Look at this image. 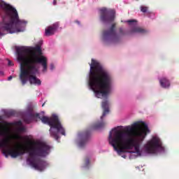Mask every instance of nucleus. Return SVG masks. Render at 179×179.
Wrapping results in <instances>:
<instances>
[{
	"label": "nucleus",
	"mask_w": 179,
	"mask_h": 179,
	"mask_svg": "<svg viewBox=\"0 0 179 179\" xmlns=\"http://www.w3.org/2000/svg\"><path fill=\"white\" fill-rule=\"evenodd\" d=\"M17 59L20 62V80L24 86L29 80L30 85L41 86V80L36 75L38 73V64L43 66V72L48 69L47 57L43 55L41 46L37 45L31 50L26 47L16 48Z\"/></svg>",
	"instance_id": "nucleus-1"
},
{
	"label": "nucleus",
	"mask_w": 179,
	"mask_h": 179,
	"mask_svg": "<svg viewBox=\"0 0 179 179\" xmlns=\"http://www.w3.org/2000/svg\"><path fill=\"white\" fill-rule=\"evenodd\" d=\"M112 131L113 133L111 131L109 133V143L118 155L134 148L137 156H142L140 150L141 143L145 141L146 135L150 132L146 123L136 122L125 130H118L115 128Z\"/></svg>",
	"instance_id": "nucleus-2"
},
{
	"label": "nucleus",
	"mask_w": 179,
	"mask_h": 179,
	"mask_svg": "<svg viewBox=\"0 0 179 179\" xmlns=\"http://www.w3.org/2000/svg\"><path fill=\"white\" fill-rule=\"evenodd\" d=\"M0 148H6V150H3V153L6 157H8L9 155L15 159L19 156H23L24 153H29L30 158H27V162L31 167L38 171H43L45 169V161L40 159H34V157H45L48 155L50 147L45 143H35L30 148H25L22 145H17L10 148L9 139L4 138L2 140L0 139Z\"/></svg>",
	"instance_id": "nucleus-3"
},
{
	"label": "nucleus",
	"mask_w": 179,
	"mask_h": 179,
	"mask_svg": "<svg viewBox=\"0 0 179 179\" xmlns=\"http://www.w3.org/2000/svg\"><path fill=\"white\" fill-rule=\"evenodd\" d=\"M89 85L98 99L107 97L111 92L113 77L97 60L92 59Z\"/></svg>",
	"instance_id": "nucleus-4"
},
{
	"label": "nucleus",
	"mask_w": 179,
	"mask_h": 179,
	"mask_svg": "<svg viewBox=\"0 0 179 179\" xmlns=\"http://www.w3.org/2000/svg\"><path fill=\"white\" fill-rule=\"evenodd\" d=\"M0 0V6H3L6 15L3 17V22L0 23V38L6 34H13L15 33H22L26 30L27 21L19 19V14L16 8L12 6L3 3Z\"/></svg>",
	"instance_id": "nucleus-5"
},
{
	"label": "nucleus",
	"mask_w": 179,
	"mask_h": 179,
	"mask_svg": "<svg viewBox=\"0 0 179 179\" xmlns=\"http://www.w3.org/2000/svg\"><path fill=\"white\" fill-rule=\"evenodd\" d=\"M28 118H24V120L27 124H30L31 122V120L34 118H39L43 124H47L50 127L49 130L51 138L55 139V141L59 140V135L58 134H61V135H64L65 136V129L62 127V124H61V121H59V118L57 115H52L51 117H48L47 116H40L39 113H34L30 112L27 115Z\"/></svg>",
	"instance_id": "nucleus-6"
},
{
	"label": "nucleus",
	"mask_w": 179,
	"mask_h": 179,
	"mask_svg": "<svg viewBox=\"0 0 179 179\" xmlns=\"http://www.w3.org/2000/svg\"><path fill=\"white\" fill-rule=\"evenodd\" d=\"M115 23H113L108 30L103 32V40L104 43H117L121 36H125V32L122 28L119 29V34L115 31Z\"/></svg>",
	"instance_id": "nucleus-7"
},
{
	"label": "nucleus",
	"mask_w": 179,
	"mask_h": 179,
	"mask_svg": "<svg viewBox=\"0 0 179 179\" xmlns=\"http://www.w3.org/2000/svg\"><path fill=\"white\" fill-rule=\"evenodd\" d=\"M144 149L146 153L155 155V153H157L159 150H164V147H163V143L160 138L153 136L150 140L147 141L146 144L144 145Z\"/></svg>",
	"instance_id": "nucleus-8"
},
{
	"label": "nucleus",
	"mask_w": 179,
	"mask_h": 179,
	"mask_svg": "<svg viewBox=\"0 0 179 179\" xmlns=\"http://www.w3.org/2000/svg\"><path fill=\"white\" fill-rule=\"evenodd\" d=\"M99 20L102 23H111L115 20V10L107 8L99 9Z\"/></svg>",
	"instance_id": "nucleus-9"
},
{
	"label": "nucleus",
	"mask_w": 179,
	"mask_h": 179,
	"mask_svg": "<svg viewBox=\"0 0 179 179\" xmlns=\"http://www.w3.org/2000/svg\"><path fill=\"white\" fill-rule=\"evenodd\" d=\"M80 137L81 138V140L78 143V146L80 148H85V146L86 145V143H87V142H89V139H90V131H85L80 133Z\"/></svg>",
	"instance_id": "nucleus-10"
},
{
	"label": "nucleus",
	"mask_w": 179,
	"mask_h": 179,
	"mask_svg": "<svg viewBox=\"0 0 179 179\" xmlns=\"http://www.w3.org/2000/svg\"><path fill=\"white\" fill-rule=\"evenodd\" d=\"M10 125L12 123L8 122H4L3 124L0 122V136H5L10 132Z\"/></svg>",
	"instance_id": "nucleus-11"
},
{
	"label": "nucleus",
	"mask_w": 179,
	"mask_h": 179,
	"mask_svg": "<svg viewBox=\"0 0 179 179\" xmlns=\"http://www.w3.org/2000/svg\"><path fill=\"white\" fill-rule=\"evenodd\" d=\"M58 27H59V24H58V22H56L52 25L48 27L45 30V36H46L47 37H50V36H54Z\"/></svg>",
	"instance_id": "nucleus-12"
},
{
	"label": "nucleus",
	"mask_w": 179,
	"mask_h": 179,
	"mask_svg": "<svg viewBox=\"0 0 179 179\" xmlns=\"http://www.w3.org/2000/svg\"><path fill=\"white\" fill-rule=\"evenodd\" d=\"M133 33H139L140 34H146V33H148V30L142 27H134L133 28H131V29L129 32V34H132Z\"/></svg>",
	"instance_id": "nucleus-13"
},
{
	"label": "nucleus",
	"mask_w": 179,
	"mask_h": 179,
	"mask_svg": "<svg viewBox=\"0 0 179 179\" xmlns=\"http://www.w3.org/2000/svg\"><path fill=\"white\" fill-rule=\"evenodd\" d=\"M102 108L103 109V112L102 115L101 116V120H103L108 113H110V110L108 109V101H105L102 102Z\"/></svg>",
	"instance_id": "nucleus-14"
},
{
	"label": "nucleus",
	"mask_w": 179,
	"mask_h": 179,
	"mask_svg": "<svg viewBox=\"0 0 179 179\" xmlns=\"http://www.w3.org/2000/svg\"><path fill=\"white\" fill-rule=\"evenodd\" d=\"M159 83L162 87H164V89L170 87V81L166 78L164 77L159 79Z\"/></svg>",
	"instance_id": "nucleus-15"
},
{
	"label": "nucleus",
	"mask_w": 179,
	"mask_h": 179,
	"mask_svg": "<svg viewBox=\"0 0 179 179\" xmlns=\"http://www.w3.org/2000/svg\"><path fill=\"white\" fill-rule=\"evenodd\" d=\"M105 126H106V123L103 122H98L93 125L92 129H99V128H103V127Z\"/></svg>",
	"instance_id": "nucleus-16"
},
{
	"label": "nucleus",
	"mask_w": 179,
	"mask_h": 179,
	"mask_svg": "<svg viewBox=\"0 0 179 179\" xmlns=\"http://www.w3.org/2000/svg\"><path fill=\"white\" fill-rule=\"evenodd\" d=\"M89 164H90V158L86 157L85 159L84 167H89Z\"/></svg>",
	"instance_id": "nucleus-17"
},
{
	"label": "nucleus",
	"mask_w": 179,
	"mask_h": 179,
	"mask_svg": "<svg viewBox=\"0 0 179 179\" xmlns=\"http://www.w3.org/2000/svg\"><path fill=\"white\" fill-rule=\"evenodd\" d=\"M13 138L16 141H22L23 139V137L22 136H20V134L14 135Z\"/></svg>",
	"instance_id": "nucleus-18"
},
{
	"label": "nucleus",
	"mask_w": 179,
	"mask_h": 179,
	"mask_svg": "<svg viewBox=\"0 0 179 179\" xmlns=\"http://www.w3.org/2000/svg\"><path fill=\"white\" fill-rule=\"evenodd\" d=\"M148 8L146 6H141V12H143V13H146V12H148Z\"/></svg>",
	"instance_id": "nucleus-19"
},
{
	"label": "nucleus",
	"mask_w": 179,
	"mask_h": 179,
	"mask_svg": "<svg viewBox=\"0 0 179 179\" xmlns=\"http://www.w3.org/2000/svg\"><path fill=\"white\" fill-rule=\"evenodd\" d=\"M127 23H129V24L130 26L134 24V23H135V24H136V20H127Z\"/></svg>",
	"instance_id": "nucleus-20"
},
{
	"label": "nucleus",
	"mask_w": 179,
	"mask_h": 179,
	"mask_svg": "<svg viewBox=\"0 0 179 179\" xmlns=\"http://www.w3.org/2000/svg\"><path fill=\"white\" fill-rule=\"evenodd\" d=\"M17 132H24L26 131V129L23 127H20L17 129Z\"/></svg>",
	"instance_id": "nucleus-21"
},
{
	"label": "nucleus",
	"mask_w": 179,
	"mask_h": 179,
	"mask_svg": "<svg viewBox=\"0 0 179 179\" xmlns=\"http://www.w3.org/2000/svg\"><path fill=\"white\" fill-rule=\"evenodd\" d=\"M6 115H8V117H12L15 115V112L14 111L7 112Z\"/></svg>",
	"instance_id": "nucleus-22"
},
{
	"label": "nucleus",
	"mask_w": 179,
	"mask_h": 179,
	"mask_svg": "<svg viewBox=\"0 0 179 179\" xmlns=\"http://www.w3.org/2000/svg\"><path fill=\"white\" fill-rule=\"evenodd\" d=\"M55 69V66H54V64H50V71H54Z\"/></svg>",
	"instance_id": "nucleus-23"
},
{
	"label": "nucleus",
	"mask_w": 179,
	"mask_h": 179,
	"mask_svg": "<svg viewBox=\"0 0 179 179\" xmlns=\"http://www.w3.org/2000/svg\"><path fill=\"white\" fill-rule=\"evenodd\" d=\"M8 66H13V62H12L10 60H8Z\"/></svg>",
	"instance_id": "nucleus-24"
},
{
	"label": "nucleus",
	"mask_w": 179,
	"mask_h": 179,
	"mask_svg": "<svg viewBox=\"0 0 179 179\" xmlns=\"http://www.w3.org/2000/svg\"><path fill=\"white\" fill-rule=\"evenodd\" d=\"M13 77H12V76H10L9 77H8V80H12V78H13Z\"/></svg>",
	"instance_id": "nucleus-25"
},
{
	"label": "nucleus",
	"mask_w": 179,
	"mask_h": 179,
	"mask_svg": "<svg viewBox=\"0 0 179 179\" xmlns=\"http://www.w3.org/2000/svg\"><path fill=\"white\" fill-rule=\"evenodd\" d=\"M53 5H57V0L53 1Z\"/></svg>",
	"instance_id": "nucleus-26"
},
{
	"label": "nucleus",
	"mask_w": 179,
	"mask_h": 179,
	"mask_svg": "<svg viewBox=\"0 0 179 179\" xmlns=\"http://www.w3.org/2000/svg\"><path fill=\"white\" fill-rule=\"evenodd\" d=\"M76 23H78V24H80V22L78 20L76 21Z\"/></svg>",
	"instance_id": "nucleus-27"
},
{
	"label": "nucleus",
	"mask_w": 179,
	"mask_h": 179,
	"mask_svg": "<svg viewBox=\"0 0 179 179\" xmlns=\"http://www.w3.org/2000/svg\"><path fill=\"white\" fill-rule=\"evenodd\" d=\"M17 124H18V125H22V122L20 121L17 122Z\"/></svg>",
	"instance_id": "nucleus-28"
},
{
	"label": "nucleus",
	"mask_w": 179,
	"mask_h": 179,
	"mask_svg": "<svg viewBox=\"0 0 179 179\" xmlns=\"http://www.w3.org/2000/svg\"><path fill=\"white\" fill-rule=\"evenodd\" d=\"M45 105V103H43L42 105V107H44Z\"/></svg>",
	"instance_id": "nucleus-29"
},
{
	"label": "nucleus",
	"mask_w": 179,
	"mask_h": 179,
	"mask_svg": "<svg viewBox=\"0 0 179 179\" xmlns=\"http://www.w3.org/2000/svg\"><path fill=\"white\" fill-rule=\"evenodd\" d=\"M0 120H1V117H0Z\"/></svg>",
	"instance_id": "nucleus-30"
}]
</instances>
